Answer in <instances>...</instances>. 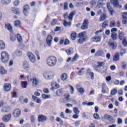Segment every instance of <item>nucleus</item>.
<instances>
[{"label":"nucleus","mask_w":127,"mask_h":127,"mask_svg":"<svg viewBox=\"0 0 127 127\" xmlns=\"http://www.w3.org/2000/svg\"><path fill=\"white\" fill-rule=\"evenodd\" d=\"M74 15H75V13L74 12L70 13L69 16H68V13H65L64 15V26H71V22H67V21H66V19H68V20L71 21L73 19V16H74Z\"/></svg>","instance_id":"nucleus-1"},{"label":"nucleus","mask_w":127,"mask_h":127,"mask_svg":"<svg viewBox=\"0 0 127 127\" xmlns=\"http://www.w3.org/2000/svg\"><path fill=\"white\" fill-rule=\"evenodd\" d=\"M78 37L79 39L77 40V42L79 44H83V43L88 40V36H87V33L86 32H82L78 34Z\"/></svg>","instance_id":"nucleus-2"},{"label":"nucleus","mask_w":127,"mask_h":127,"mask_svg":"<svg viewBox=\"0 0 127 127\" xmlns=\"http://www.w3.org/2000/svg\"><path fill=\"white\" fill-rule=\"evenodd\" d=\"M57 63V59L54 56H51L47 60V64L50 67H54Z\"/></svg>","instance_id":"nucleus-3"},{"label":"nucleus","mask_w":127,"mask_h":127,"mask_svg":"<svg viewBox=\"0 0 127 127\" xmlns=\"http://www.w3.org/2000/svg\"><path fill=\"white\" fill-rule=\"evenodd\" d=\"M1 61L3 63H7L9 61V55L8 53L3 51L1 53Z\"/></svg>","instance_id":"nucleus-4"},{"label":"nucleus","mask_w":127,"mask_h":127,"mask_svg":"<svg viewBox=\"0 0 127 127\" xmlns=\"http://www.w3.org/2000/svg\"><path fill=\"white\" fill-rule=\"evenodd\" d=\"M101 31H98L96 32V34L98 36H95L94 37L91 39V41L92 42H96L97 43L101 42L102 40V34H99Z\"/></svg>","instance_id":"nucleus-5"},{"label":"nucleus","mask_w":127,"mask_h":127,"mask_svg":"<svg viewBox=\"0 0 127 127\" xmlns=\"http://www.w3.org/2000/svg\"><path fill=\"white\" fill-rule=\"evenodd\" d=\"M43 76L45 79L47 80H51L54 77V73L51 71H47L43 73Z\"/></svg>","instance_id":"nucleus-6"},{"label":"nucleus","mask_w":127,"mask_h":127,"mask_svg":"<svg viewBox=\"0 0 127 127\" xmlns=\"http://www.w3.org/2000/svg\"><path fill=\"white\" fill-rule=\"evenodd\" d=\"M27 56L32 63H35V62H36V58L34 54H33L31 52H28Z\"/></svg>","instance_id":"nucleus-7"},{"label":"nucleus","mask_w":127,"mask_h":127,"mask_svg":"<svg viewBox=\"0 0 127 127\" xmlns=\"http://www.w3.org/2000/svg\"><path fill=\"white\" fill-rule=\"evenodd\" d=\"M53 40V37L51 35H48L46 39V43L49 47H51L52 41Z\"/></svg>","instance_id":"nucleus-8"},{"label":"nucleus","mask_w":127,"mask_h":127,"mask_svg":"<svg viewBox=\"0 0 127 127\" xmlns=\"http://www.w3.org/2000/svg\"><path fill=\"white\" fill-rule=\"evenodd\" d=\"M38 120L39 123H43L47 121V117H46V116H45L43 115H40L38 116Z\"/></svg>","instance_id":"nucleus-9"},{"label":"nucleus","mask_w":127,"mask_h":127,"mask_svg":"<svg viewBox=\"0 0 127 127\" xmlns=\"http://www.w3.org/2000/svg\"><path fill=\"white\" fill-rule=\"evenodd\" d=\"M11 110V107L9 106H4L1 109V113H8Z\"/></svg>","instance_id":"nucleus-10"},{"label":"nucleus","mask_w":127,"mask_h":127,"mask_svg":"<svg viewBox=\"0 0 127 127\" xmlns=\"http://www.w3.org/2000/svg\"><path fill=\"white\" fill-rule=\"evenodd\" d=\"M11 89V85L9 83H5L3 86V90L5 92H9Z\"/></svg>","instance_id":"nucleus-11"},{"label":"nucleus","mask_w":127,"mask_h":127,"mask_svg":"<svg viewBox=\"0 0 127 127\" xmlns=\"http://www.w3.org/2000/svg\"><path fill=\"white\" fill-rule=\"evenodd\" d=\"M89 24V21L88 20H85L81 27V29L85 30V29H88V25Z\"/></svg>","instance_id":"nucleus-12"},{"label":"nucleus","mask_w":127,"mask_h":127,"mask_svg":"<svg viewBox=\"0 0 127 127\" xmlns=\"http://www.w3.org/2000/svg\"><path fill=\"white\" fill-rule=\"evenodd\" d=\"M21 113L20 109H16L14 111L13 113V115L14 117V118H18L20 116Z\"/></svg>","instance_id":"nucleus-13"},{"label":"nucleus","mask_w":127,"mask_h":127,"mask_svg":"<svg viewBox=\"0 0 127 127\" xmlns=\"http://www.w3.org/2000/svg\"><path fill=\"white\" fill-rule=\"evenodd\" d=\"M107 7L111 15H113L114 13H115V11H114V9H113V8H112V6H111V3L110 2L107 3Z\"/></svg>","instance_id":"nucleus-14"},{"label":"nucleus","mask_w":127,"mask_h":127,"mask_svg":"<svg viewBox=\"0 0 127 127\" xmlns=\"http://www.w3.org/2000/svg\"><path fill=\"white\" fill-rule=\"evenodd\" d=\"M127 12H124L123 13V24H127Z\"/></svg>","instance_id":"nucleus-15"},{"label":"nucleus","mask_w":127,"mask_h":127,"mask_svg":"<svg viewBox=\"0 0 127 127\" xmlns=\"http://www.w3.org/2000/svg\"><path fill=\"white\" fill-rule=\"evenodd\" d=\"M10 119H11V114H8L7 115H5L3 117L2 121H3V122H8L10 120Z\"/></svg>","instance_id":"nucleus-16"},{"label":"nucleus","mask_w":127,"mask_h":127,"mask_svg":"<svg viewBox=\"0 0 127 127\" xmlns=\"http://www.w3.org/2000/svg\"><path fill=\"white\" fill-rule=\"evenodd\" d=\"M11 11L13 13H15V14H20V9L18 8H14L12 7L11 8Z\"/></svg>","instance_id":"nucleus-17"},{"label":"nucleus","mask_w":127,"mask_h":127,"mask_svg":"<svg viewBox=\"0 0 127 127\" xmlns=\"http://www.w3.org/2000/svg\"><path fill=\"white\" fill-rule=\"evenodd\" d=\"M120 61V53H117L115 54L113 57V61L114 62H117Z\"/></svg>","instance_id":"nucleus-18"},{"label":"nucleus","mask_w":127,"mask_h":127,"mask_svg":"<svg viewBox=\"0 0 127 127\" xmlns=\"http://www.w3.org/2000/svg\"><path fill=\"white\" fill-rule=\"evenodd\" d=\"M110 1L115 7H119L120 6L118 0H111Z\"/></svg>","instance_id":"nucleus-19"},{"label":"nucleus","mask_w":127,"mask_h":127,"mask_svg":"<svg viewBox=\"0 0 127 127\" xmlns=\"http://www.w3.org/2000/svg\"><path fill=\"white\" fill-rule=\"evenodd\" d=\"M32 84L34 87H36L39 84V80L36 78H34L32 79Z\"/></svg>","instance_id":"nucleus-20"},{"label":"nucleus","mask_w":127,"mask_h":127,"mask_svg":"<svg viewBox=\"0 0 127 127\" xmlns=\"http://www.w3.org/2000/svg\"><path fill=\"white\" fill-rule=\"evenodd\" d=\"M32 99L34 102H36L37 104H41V99L40 98L33 95L32 96Z\"/></svg>","instance_id":"nucleus-21"},{"label":"nucleus","mask_w":127,"mask_h":127,"mask_svg":"<svg viewBox=\"0 0 127 127\" xmlns=\"http://www.w3.org/2000/svg\"><path fill=\"white\" fill-rule=\"evenodd\" d=\"M61 79L62 81H66L67 79H68V75L66 73H64L61 75Z\"/></svg>","instance_id":"nucleus-22"},{"label":"nucleus","mask_w":127,"mask_h":127,"mask_svg":"<svg viewBox=\"0 0 127 127\" xmlns=\"http://www.w3.org/2000/svg\"><path fill=\"white\" fill-rule=\"evenodd\" d=\"M11 1V0H1L0 2L1 4L3 5H7V4H9Z\"/></svg>","instance_id":"nucleus-23"},{"label":"nucleus","mask_w":127,"mask_h":127,"mask_svg":"<svg viewBox=\"0 0 127 127\" xmlns=\"http://www.w3.org/2000/svg\"><path fill=\"white\" fill-rule=\"evenodd\" d=\"M28 10H29V6L26 5L24 6V14L25 15L28 14Z\"/></svg>","instance_id":"nucleus-24"},{"label":"nucleus","mask_w":127,"mask_h":127,"mask_svg":"<svg viewBox=\"0 0 127 127\" xmlns=\"http://www.w3.org/2000/svg\"><path fill=\"white\" fill-rule=\"evenodd\" d=\"M106 18L107 15L106 14V13H103L99 18V20L100 21H104V20H106Z\"/></svg>","instance_id":"nucleus-25"},{"label":"nucleus","mask_w":127,"mask_h":127,"mask_svg":"<svg viewBox=\"0 0 127 127\" xmlns=\"http://www.w3.org/2000/svg\"><path fill=\"white\" fill-rule=\"evenodd\" d=\"M108 45H109L110 47H112L113 49H116V48H117V44L116 42L112 43V42H109Z\"/></svg>","instance_id":"nucleus-26"},{"label":"nucleus","mask_w":127,"mask_h":127,"mask_svg":"<svg viewBox=\"0 0 127 127\" xmlns=\"http://www.w3.org/2000/svg\"><path fill=\"white\" fill-rule=\"evenodd\" d=\"M119 38L120 40H123V39H126V37L125 36V33L123 32H121L119 34Z\"/></svg>","instance_id":"nucleus-27"},{"label":"nucleus","mask_w":127,"mask_h":127,"mask_svg":"<svg viewBox=\"0 0 127 127\" xmlns=\"http://www.w3.org/2000/svg\"><path fill=\"white\" fill-rule=\"evenodd\" d=\"M5 49V43L3 41H0V50H3Z\"/></svg>","instance_id":"nucleus-28"},{"label":"nucleus","mask_w":127,"mask_h":127,"mask_svg":"<svg viewBox=\"0 0 127 127\" xmlns=\"http://www.w3.org/2000/svg\"><path fill=\"white\" fill-rule=\"evenodd\" d=\"M23 67L24 69H25V70H29L30 68V67L29 66V64H28V63L27 62H24V64H23Z\"/></svg>","instance_id":"nucleus-29"},{"label":"nucleus","mask_w":127,"mask_h":127,"mask_svg":"<svg viewBox=\"0 0 127 127\" xmlns=\"http://www.w3.org/2000/svg\"><path fill=\"white\" fill-rule=\"evenodd\" d=\"M87 73L90 76L91 79L94 80V72H93L90 69H88L87 70Z\"/></svg>","instance_id":"nucleus-30"},{"label":"nucleus","mask_w":127,"mask_h":127,"mask_svg":"<svg viewBox=\"0 0 127 127\" xmlns=\"http://www.w3.org/2000/svg\"><path fill=\"white\" fill-rule=\"evenodd\" d=\"M97 65L95 66V68L98 69V68H101V67H103L104 65H105V63L100 62H97Z\"/></svg>","instance_id":"nucleus-31"},{"label":"nucleus","mask_w":127,"mask_h":127,"mask_svg":"<svg viewBox=\"0 0 127 127\" xmlns=\"http://www.w3.org/2000/svg\"><path fill=\"white\" fill-rule=\"evenodd\" d=\"M111 38L113 40H116L118 39V34L116 33H111Z\"/></svg>","instance_id":"nucleus-32"},{"label":"nucleus","mask_w":127,"mask_h":127,"mask_svg":"<svg viewBox=\"0 0 127 127\" xmlns=\"http://www.w3.org/2000/svg\"><path fill=\"white\" fill-rule=\"evenodd\" d=\"M0 73L1 75H5V74H6V71L2 66H0Z\"/></svg>","instance_id":"nucleus-33"},{"label":"nucleus","mask_w":127,"mask_h":127,"mask_svg":"<svg viewBox=\"0 0 127 127\" xmlns=\"http://www.w3.org/2000/svg\"><path fill=\"white\" fill-rule=\"evenodd\" d=\"M42 98L45 100L46 99H51V95L43 94L42 95Z\"/></svg>","instance_id":"nucleus-34"},{"label":"nucleus","mask_w":127,"mask_h":127,"mask_svg":"<svg viewBox=\"0 0 127 127\" xmlns=\"http://www.w3.org/2000/svg\"><path fill=\"white\" fill-rule=\"evenodd\" d=\"M14 24L16 27H19L21 24V23L19 20H16L14 21Z\"/></svg>","instance_id":"nucleus-35"},{"label":"nucleus","mask_w":127,"mask_h":127,"mask_svg":"<svg viewBox=\"0 0 127 127\" xmlns=\"http://www.w3.org/2000/svg\"><path fill=\"white\" fill-rule=\"evenodd\" d=\"M27 86V81H21V87L24 89H26Z\"/></svg>","instance_id":"nucleus-36"},{"label":"nucleus","mask_w":127,"mask_h":127,"mask_svg":"<svg viewBox=\"0 0 127 127\" xmlns=\"http://www.w3.org/2000/svg\"><path fill=\"white\" fill-rule=\"evenodd\" d=\"M10 39L12 41H15V40H16V36L15 34L11 33Z\"/></svg>","instance_id":"nucleus-37"},{"label":"nucleus","mask_w":127,"mask_h":127,"mask_svg":"<svg viewBox=\"0 0 127 127\" xmlns=\"http://www.w3.org/2000/svg\"><path fill=\"white\" fill-rule=\"evenodd\" d=\"M103 54H104V53L103 52V51L100 50L96 53L95 56H99V57L102 56Z\"/></svg>","instance_id":"nucleus-38"},{"label":"nucleus","mask_w":127,"mask_h":127,"mask_svg":"<svg viewBox=\"0 0 127 127\" xmlns=\"http://www.w3.org/2000/svg\"><path fill=\"white\" fill-rule=\"evenodd\" d=\"M17 38L19 43H22V38L21 37V36H20L19 34H17Z\"/></svg>","instance_id":"nucleus-39"},{"label":"nucleus","mask_w":127,"mask_h":127,"mask_svg":"<svg viewBox=\"0 0 127 127\" xmlns=\"http://www.w3.org/2000/svg\"><path fill=\"white\" fill-rule=\"evenodd\" d=\"M71 38L72 40H75L76 37H77V34L76 33H72L71 34Z\"/></svg>","instance_id":"nucleus-40"},{"label":"nucleus","mask_w":127,"mask_h":127,"mask_svg":"<svg viewBox=\"0 0 127 127\" xmlns=\"http://www.w3.org/2000/svg\"><path fill=\"white\" fill-rule=\"evenodd\" d=\"M62 94H63V91L61 89L58 90L56 92V95L58 96H61Z\"/></svg>","instance_id":"nucleus-41"},{"label":"nucleus","mask_w":127,"mask_h":127,"mask_svg":"<svg viewBox=\"0 0 127 127\" xmlns=\"http://www.w3.org/2000/svg\"><path fill=\"white\" fill-rule=\"evenodd\" d=\"M66 52L68 55H71V54H73V49L70 48L69 49L67 50Z\"/></svg>","instance_id":"nucleus-42"},{"label":"nucleus","mask_w":127,"mask_h":127,"mask_svg":"<svg viewBox=\"0 0 127 127\" xmlns=\"http://www.w3.org/2000/svg\"><path fill=\"white\" fill-rule=\"evenodd\" d=\"M5 27L8 29V30H9V31H11V30H12V27L11 26V25L10 24H6L5 25Z\"/></svg>","instance_id":"nucleus-43"},{"label":"nucleus","mask_w":127,"mask_h":127,"mask_svg":"<svg viewBox=\"0 0 127 127\" xmlns=\"http://www.w3.org/2000/svg\"><path fill=\"white\" fill-rule=\"evenodd\" d=\"M57 22H58V20L57 19H54L51 21V25H56L57 24Z\"/></svg>","instance_id":"nucleus-44"},{"label":"nucleus","mask_w":127,"mask_h":127,"mask_svg":"<svg viewBox=\"0 0 127 127\" xmlns=\"http://www.w3.org/2000/svg\"><path fill=\"white\" fill-rule=\"evenodd\" d=\"M118 93V90L117 89H113L111 91V94L112 96H115Z\"/></svg>","instance_id":"nucleus-45"},{"label":"nucleus","mask_w":127,"mask_h":127,"mask_svg":"<svg viewBox=\"0 0 127 127\" xmlns=\"http://www.w3.org/2000/svg\"><path fill=\"white\" fill-rule=\"evenodd\" d=\"M84 70H85V68H82L78 71V74L79 76H81V75H83L84 74Z\"/></svg>","instance_id":"nucleus-46"},{"label":"nucleus","mask_w":127,"mask_h":127,"mask_svg":"<svg viewBox=\"0 0 127 127\" xmlns=\"http://www.w3.org/2000/svg\"><path fill=\"white\" fill-rule=\"evenodd\" d=\"M56 121L58 122V123H60L61 126H63V121H62L60 118H57Z\"/></svg>","instance_id":"nucleus-47"},{"label":"nucleus","mask_w":127,"mask_h":127,"mask_svg":"<svg viewBox=\"0 0 127 127\" xmlns=\"http://www.w3.org/2000/svg\"><path fill=\"white\" fill-rule=\"evenodd\" d=\"M73 112L75 114H78L80 113V110L78 109V108L75 107L73 108Z\"/></svg>","instance_id":"nucleus-48"},{"label":"nucleus","mask_w":127,"mask_h":127,"mask_svg":"<svg viewBox=\"0 0 127 127\" xmlns=\"http://www.w3.org/2000/svg\"><path fill=\"white\" fill-rule=\"evenodd\" d=\"M14 53L16 55V56H20L22 54V53L21 52V51H20L19 50L16 51L14 52Z\"/></svg>","instance_id":"nucleus-49"},{"label":"nucleus","mask_w":127,"mask_h":127,"mask_svg":"<svg viewBox=\"0 0 127 127\" xmlns=\"http://www.w3.org/2000/svg\"><path fill=\"white\" fill-rule=\"evenodd\" d=\"M108 26V21H105L102 23V27L103 28H106Z\"/></svg>","instance_id":"nucleus-50"},{"label":"nucleus","mask_w":127,"mask_h":127,"mask_svg":"<svg viewBox=\"0 0 127 127\" xmlns=\"http://www.w3.org/2000/svg\"><path fill=\"white\" fill-rule=\"evenodd\" d=\"M77 90L79 93H80L82 95H83V94H84V92H85V90L83 88H79Z\"/></svg>","instance_id":"nucleus-51"},{"label":"nucleus","mask_w":127,"mask_h":127,"mask_svg":"<svg viewBox=\"0 0 127 127\" xmlns=\"http://www.w3.org/2000/svg\"><path fill=\"white\" fill-rule=\"evenodd\" d=\"M93 117L95 120H100V116L97 113L94 114Z\"/></svg>","instance_id":"nucleus-52"},{"label":"nucleus","mask_w":127,"mask_h":127,"mask_svg":"<svg viewBox=\"0 0 127 127\" xmlns=\"http://www.w3.org/2000/svg\"><path fill=\"white\" fill-rule=\"evenodd\" d=\"M35 54H36V55L37 57L38 60H40V56H39V52H38V51L36 50L35 52Z\"/></svg>","instance_id":"nucleus-53"},{"label":"nucleus","mask_w":127,"mask_h":127,"mask_svg":"<svg viewBox=\"0 0 127 127\" xmlns=\"http://www.w3.org/2000/svg\"><path fill=\"white\" fill-rule=\"evenodd\" d=\"M96 0H91L90 1V4H91V5H92V6H94V5H96Z\"/></svg>","instance_id":"nucleus-54"},{"label":"nucleus","mask_w":127,"mask_h":127,"mask_svg":"<svg viewBox=\"0 0 127 127\" xmlns=\"http://www.w3.org/2000/svg\"><path fill=\"white\" fill-rule=\"evenodd\" d=\"M103 6V3L102 2H98L96 5L97 8H101Z\"/></svg>","instance_id":"nucleus-55"},{"label":"nucleus","mask_w":127,"mask_h":127,"mask_svg":"<svg viewBox=\"0 0 127 127\" xmlns=\"http://www.w3.org/2000/svg\"><path fill=\"white\" fill-rule=\"evenodd\" d=\"M123 44L124 46L126 47L127 46V38H125L123 41Z\"/></svg>","instance_id":"nucleus-56"},{"label":"nucleus","mask_w":127,"mask_h":127,"mask_svg":"<svg viewBox=\"0 0 127 127\" xmlns=\"http://www.w3.org/2000/svg\"><path fill=\"white\" fill-rule=\"evenodd\" d=\"M68 87L70 90L71 94H73V93L74 92V87L71 85H69Z\"/></svg>","instance_id":"nucleus-57"},{"label":"nucleus","mask_w":127,"mask_h":127,"mask_svg":"<svg viewBox=\"0 0 127 127\" xmlns=\"http://www.w3.org/2000/svg\"><path fill=\"white\" fill-rule=\"evenodd\" d=\"M13 4L15 6H17V5L19 4V0H16L15 1H14Z\"/></svg>","instance_id":"nucleus-58"},{"label":"nucleus","mask_w":127,"mask_h":127,"mask_svg":"<svg viewBox=\"0 0 127 127\" xmlns=\"http://www.w3.org/2000/svg\"><path fill=\"white\" fill-rule=\"evenodd\" d=\"M116 25V23L115 22V21H112L110 23V26L111 27H115Z\"/></svg>","instance_id":"nucleus-59"},{"label":"nucleus","mask_w":127,"mask_h":127,"mask_svg":"<svg viewBox=\"0 0 127 127\" xmlns=\"http://www.w3.org/2000/svg\"><path fill=\"white\" fill-rule=\"evenodd\" d=\"M122 67L123 69H127V64L125 62H122Z\"/></svg>","instance_id":"nucleus-60"},{"label":"nucleus","mask_w":127,"mask_h":127,"mask_svg":"<svg viewBox=\"0 0 127 127\" xmlns=\"http://www.w3.org/2000/svg\"><path fill=\"white\" fill-rule=\"evenodd\" d=\"M118 94L120 96H123L124 95V91H123V89H120L118 91Z\"/></svg>","instance_id":"nucleus-61"},{"label":"nucleus","mask_w":127,"mask_h":127,"mask_svg":"<svg viewBox=\"0 0 127 127\" xmlns=\"http://www.w3.org/2000/svg\"><path fill=\"white\" fill-rule=\"evenodd\" d=\"M114 123H115V120H114V119H113L112 118H110V121H109V124H114Z\"/></svg>","instance_id":"nucleus-62"},{"label":"nucleus","mask_w":127,"mask_h":127,"mask_svg":"<svg viewBox=\"0 0 127 127\" xmlns=\"http://www.w3.org/2000/svg\"><path fill=\"white\" fill-rule=\"evenodd\" d=\"M118 30L116 28H113L111 29V33H116V31Z\"/></svg>","instance_id":"nucleus-63"},{"label":"nucleus","mask_w":127,"mask_h":127,"mask_svg":"<svg viewBox=\"0 0 127 127\" xmlns=\"http://www.w3.org/2000/svg\"><path fill=\"white\" fill-rule=\"evenodd\" d=\"M65 113L66 114H72V111L70 110L69 109H66L65 110Z\"/></svg>","instance_id":"nucleus-64"}]
</instances>
